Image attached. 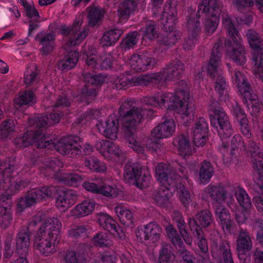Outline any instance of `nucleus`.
Listing matches in <instances>:
<instances>
[{
  "mask_svg": "<svg viewBox=\"0 0 263 263\" xmlns=\"http://www.w3.org/2000/svg\"><path fill=\"white\" fill-rule=\"evenodd\" d=\"M242 42L241 37H236L235 40L226 43L227 56L239 65L244 64L247 61L246 52Z\"/></svg>",
  "mask_w": 263,
  "mask_h": 263,
  "instance_id": "19",
  "label": "nucleus"
},
{
  "mask_svg": "<svg viewBox=\"0 0 263 263\" xmlns=\"http://www.w3.org/2000/svg\"><path fill=\"white\" fill-rule=\"evenodd\" d=\"M175 259L170 245L163 246L160 251L159 261L160 263H170Z\"/></svg>",
  "mask_w": 263,
  "mask_h": 263,
  "instance_id": "60",
  "label": "nucleus"
},
{
  "mask_svg": "<svg viewBox=\"0 0 263 263\" xmlns=\"http://www.w3.org/2000/svg\"><path fill=\"white\" fill-rule=\"evenodd\" d=\"M88 230V226H80L70 230L68 232V235L69 236L76 238L84 237L87 236Z\"/></svg>",
  "mask_w": 263,
  "mask_h": 263,
  "instance_id": "63",
  "label": "nucleus"
},
{
  "mask_svg": "<svg viewBox=\"0 0 263 263\" xmlns=\"http://www.w3.org/2000/svg\"><path fill=\"white\" fill-rule=\"evenodd\" d=\"M176 13V8L167 2L165 5L161 21L166 32L163 35L162 42L167 45L170 46L176 43L181 35V32L173 29L177 20Z\"/></svg>",
  "mask_w": 263,
  "mask_h": 263,
  "instance_id": "9",
  "label": "nucleus"
},
{
  "mask_svg": "<svg viewBox=\"0 0 263 263\" xmlns=\"http://www.w3.org/2000/svg\"><path fill=\"white\" fill-rule=\"evenodd\" d=\"M30 245V232L28 228H22L17 234L16 240V248L20 255H26Z\"/></svg>",
  "mask_w": 263,
  "mask_h": 263,
  "instance_id": "32",
  "label": "nucleus"
},
{
  "mask_svg": "<svg viewBox=\"0 0 263 263\" xmlns=\"http://www.w3.org/2000/svg\"><path fill=\"white\" fill-rule=\"evenodd\" d=\"M44 165L45 167L42 168L41 170L42 173L46 175H53L54 176L56 174H59L57 172H58L63 167V163L60 159L54 158L47 160Z\"/></svg>",
  "mask_w": 263,
  "mask_h": 263,
  "instance_id": "45",
  "label": "nucleus"
},
{
  "mask_svg": "<svg viewBox=\"0 0 263 263\" xmlns=\"http://www.w3.org/2000/svg\"><path fill=\"white\" fill-rule=\"evenodd\" d=\"M251 238L246 229H241L237 239V249L238 252H246L252 248Z\"/></svg>",
  "mask_w": 263,
  "mask_h": 263,
  "instance_id": "39",
  "label": "nucleus"
},
{
  "mask_svg": "<svg viewBox=\"0 0 263 263\" xmlns=\"http://www.w3.org/2000/svg\"><path fill=\"white\" fill-rule=\"evenodd\" d=\"M233 81L245 99L250 114L252 116L256 117L260 111V103L258 97L252 92L245 76L240 71H235Z\"/></svg>",
  "mask_w": 263,
  "mask_h": 263,
  "instance_id": "10",
  "label": "nucleus"
},
{
  "mask_svg": "<svg viewBox=\"0 0 263 263\" xmlns=\"http://www.w3.org/2000/svg\"><path fill=\"white\" fill-rule=\"evenodd\" d=\"M213 168L210 162L204 161L201 165L199 171V178L201 182L207 183L212 177Z\"/></svg>",
  "mask_w": 263,
  "mask_h": 263,
  "instance_id": "55",
  "label": "nucleus"
},
{
  "mask_svg": "<svg viewBox=\"0 0 263 263\" xmlns=\"http://www.w3.org/2000/svg\"><path fill=\"white\" fill-rule=\"evenodd\" d=\"M33 93L30 91H26L21 95L15 98L14 101V109L13 112L15 114L18 108L24 105L33 104L35 102Z\"/></svg>",
  "mask_w": 263,
  "mask_h": 263,
  "instance_id": "46",
  "label": "nucleus"
},
{
  "mask_svg": "<svg viewBox=\"0 0 263 263\" xmlns=\"http://www.w3.org/2000/svg\"><path fill=\"white\" fill-rule=\"evenodd\" d=\"M165 230L168 237L171 240L176 248L177 249L182 248L184 246L183 242L180 236L173 226L169 224L166 227Z\"/></svg>",
  "mask_w": 263,
  "mask_h": 263,
  "instance_id": "56",
  "label": "nucleus"
},
{
  "mask_svg": "<svg viewBox=\"0 0 263 263\" xmlns=\"http://www.w3.org/2000/svg\"><path fill=\"white\" fill-rule=\"evenodd\" d=\"M39 81L38 73L32 69H27L24 74V82L28 86L34 85Z\"/></svg>",
  "mask_w": 263,
  "mask_h": 263,
  "instance_id": "62",
  "label": "nucleus"
},
{
  "mask_svg": "<svg viewBox=\"0 0 263 263\" xmlns=\"http://www.w3.org/2000/svg\"><path fill=\"white\" fill-rule=\"evenodd\" d=\"M96 50L92 47L88 48V51H85L86 56V63L92 68L107 69L110 68L115 62V59L109 53L104 54L98 58L96 55Z\"/></svg>",
  "mask_w": 263,
  "mask_h": 263,
  "instance_id": "18",
  "label": "nucleus"
},
{
  "mask_svg": "<svg viewBox=\"0 0 263 263\" xmlns=\"http://www.w3.org/2000/svg\"><path fill=\"white\" fill-rule=\"evenodd\" d=\"M84 79L87 84L82 89L81 95H77L78 101H84L88 103L96 96V92L95 88L89 84H99L103 82L104 79L100 75H95L92 73H86L84 76Z\"/></svg>",
  "mask_w": 263,
  "mask_h": 263,
  "instance_id": "17",
  "label": "nucleus"
},
{
  "mask_svg": "<svg viewBox=\"0 0 263 263\" xmlns=\"http://www.w3.org/2000/svg\"><path fill=\"white\" fill-rule=\"evenodd\" d=\"M96 126L99 132L105 137L111 140L117 139L119 121L116 115H110L104 122L99 121Z\"/></svg>",
  "mask_w": 263,
  "mask_h": 263,
  "instance_id": "21",
  "label": "nucleus"
},
{
  "mask_svg": "<svg viewBox=\"0 0 263 263\" xmlns=\"http://www.w3.org/2000/svg\"><path fill=\"white\" fill-rule=\"evenodd\" d=\"M60 119L59 114H50L49 117L46 115L30 118L28 119V123L31 126L45 128L58 123Z\"/></svg>",
  "mask_w": 263,
  "mask_h": 263,
  "instance_id": "33",
  "label": "nucleus"
},
{
  "mask_svg": "<svg viewBox=\"0 0 263 263\" xmlns=\"http://www.w3.org/2000/svg\"><path fill=\"white\" fill-rule=\"evenodd\" d=\"M188 224L194 236L198 240V246L201 251L203 252H207L208 251L207 241L204 237L202 230L193 218H189Z\"/></svg>",
  "mask_w": 263,
  "mask_h": 263,
  "instance_id": "36",
  "label": "nucleus"
},
{
  "mask_svg": "<svg viewBox=\"0 0 263 263\" xmlns=\"http://www.w3.org/2000/svg\"><path fill=\"white\" fill-rule=\"evenodd\" d=\"M104 11L100 8L97 7H91L88 13L89 24L91 26L99 25L103 17Z\"/></svg>",
  "mask_w": 263,
  "mask_h": 263,
  "instance_id": "51",
  "label": "nucleus"
},
{
  "mask_svg": "<svg viewBox=\"0 0 263 263\" xmlns=\"http://www.w3.org/2000/svg\"><path fill=\"white\" fill-rule=\"evenodd\" d=\"M158 72L151 73L134 77L131 79L132 86L147 85L151 83L160 84L161 81Z\"/></svg>",
  "mask_w": 263,
  "mask_h": 263,
  "instance_id": "42",
  "label": "nucleus"
},
{
  "mask_svg": "<svg viewBox=\"0 0 263 263\" xmlns=\"http://www.w3.org/2000/svg\"><path fill=\"white\" fill-rule=\"evenodd\" d=\"M14 173V165L10 159L0 162V189L6 190V194L0 197V227L5 229L11 223L12 220L10 201L9 199L12 194L20 190L21 186H25L21 183L10 180V177L13 176Z\"/></svg>",
  "mask_w": 263,
  "mask_h": 263,
  "instance_id": "3",
  "label": "nucleus"
},
{
  "mask_svg": "<svg viewBox=\"0 0 263 263\" xmlns=\"http://www.w3.org/2000/svg\"><path fill=\"white\" fill-rule=\"evenodd\" d=\"M137 35L138 33L136 31L129 33L122 41L121 44L122 48L126 50L134 47L138 42V38Z\"/></svg>",
  "mask_w": 263,
  "mask_h": 263,
  "instance_id": "61",
  "label": "nucleus"
},
{
  "mask_svg": "<svg viewBox=\"0 0 263 263\" xmlns=\"http://www.w3.org/2000/svg\"><path fill=\"white\" fill-rule=\"evenodd\" d=\"M199 12L204 13L205 20L204 27L205 32L210 35L217 28L220 9L218 0H203L199 6Z\"/></svg>",
  "mask_w": 263,
  "mask_h": 263,
  "instance_id": "11",
  "label": "nucleus"
},
{
  "mask_svg": "<svg viewBox=\"0 0 263 263\" xmlns=\"http://www.w3.org/2000/svg\"><path fill=\"white\" fill-rule=\"evenodd\" d=\"M223 42L218 40L214 45L208 63L204 64V67L208 72L213 78H216L215 89L219 95L221 100L225 102L229 100L228 85L226 80L221 73V51Z\"/></svg>",
  "mask_w": 263,
  "mask_h": 263,
  "instance_id": "6",
  "label": "nucleus"
},
{
  "mask_svg": "<svg viewBox=\"0 0 263 263\" xmlns=\"http://www.w3.org/2000/svg\"><path fill=\"white\" fill-rule=\"evenodd\" d=\"M14 143L18 147H26L32 144L40 148H55L63 155L70 158L80 155L82 149L85 155H89L93 151V147L88 143L82 146L81 140L78 136H68L51 139L45 136L42 131L26 133L23 136L16 138Z\"/></svg>",
  "mask_w": 263,
  "mask_h": 263,
  "instance_id": "1",
  "label": "nucleus"
},
{
  "mask_svg": "<svg viewBox=\"0 0 263 263\" xmlns=\"http://www.w3.org/2000/svg\"><path fill=\"white\" fill-rule=\"evenodd\" d=\"M151 177L150 171L147 167H142L138 163L126 164L124 167V179L130 184H136L142 188L147 185Z\"/></svg>",
  "mask_w": 263,
  "mask_h": 263,
  "instance_id": "14",
  "label": "nucleus"
},
{
  "mask_svg": "<svg viewBox=\"0 0 263 263\" xmlns=\"http://www.w3.org/2000/svg\"><path fill=\"white\" fill-rule=\"evenodd\" d=\"M186 27L189 32V36L184 41L183 48L189 50L193 48L197 43V36L200 31V26L198 21L189 20L186 24Z\"/></svg>",
  "mask_w": 263,
  "mask_h": 263,
  "instance_id": "30",
  "label": "nucleus"
},
{
  "mask_svg": "<svg viewBox=\"0 0 263 263\" xmlns=\"http://www.w3.org/2000/svg\"><path fill=\"white\" fill-rule=\"evenodd\" d=\"M142 38L143 40H153L158 35L157 30L154 22H149L145 27L142 29Z\"/></svg>",
  "mask_w": 263,
  "mask_h": 263,
  "instance_id": "58",
  "label": "nucleus"
},
{
  "mask_svg": "<svg viewBox=\"0 0 263 263\" xmlns=\"http://www.w3.org/2000/svg\"><path fill=\"white\" fill-rule=\"evenodd\" d=\"M175 129L176 124L173 119H167L160 123L152 130L150 138L146 141V147L152 151H156L160 147L158 140L171 137Z\"/></svg>",
  "mask_w": 263,
  "mask_h": 263,
  "instance_id": "13",
  "label": "nucleus"
},
{
  "mask_svg": "<svg viewBox=\"0 0 263 263\" xmlns=\"http://www.w3.org/2000/svg\"><path fill=\"white\" fill-rule=\"evenodd\" d=\"M121 191L114 183H103L100 185V194L109 198H116L120 194Z\"/></svg>",
  "mask_w": 263,
  "mask_h": 263,
  "instance_id": "52",
  "label": "nucleus"
},
{
  "mask_svg": "<svg viewBox=\"0 0 263 263\" xmlns=\"http://www.w3.org/2000/svg\"><path fill=\"white\" fill-rule=\"evenodd\" d=\"M174 143L178 147L180 155L185 158L191 155L192 148L190 146L189 140L186 137L180 135L174 140Z\"/></svg>",
  "mask_w": 263,
  "mask_h": 263,
  "instance_id": "44",
  "label": "nucleus"
},
{
  "mask_svg": "<svg viewBox=\"0 0 263 263\" xmlns=\"http://www.w3.org/2000/svg\"><path fill=\"white\" fill-rule=\"evenodd\" d=\"M65 260L66 263H86L84 256L74 251L68 252L65 256Z\"/></svg>",
  "mask_w": 263,
  "mask_h": 263,
  "instance_id": "64",
  "label": "nucleus"
},
{
  "mask_svg": "<svg viewBox=\"0 0 263 263\" xmlns=\"http://www.w3.org/2000/svg\"><path fill=\"white\" fill-rule=\"evenodd\" d=\"M115 211L121 222L124 225L128 226L133 222V216L130 211L122 205H117Z\"/></svg>",
  "mask_w": 263,
  "mask_h": 263,
  "instance_id": "47",
  "label": "nucleus"
},
{
  "mask_svg": "<svg viewBox=\"0 0 263 263\" xmlns=\"http://www.w3.org/2000/svg\"><path fill=\"white\" fill-rule=\"evenodd\" d=\"M18 2L24 6L26 16L30 19V22H36L39 20V12L33 5L29 4L24 0H19Z\"/></svg>",
  "mask_w": 263,
  "mask_h": 263,
  "instance_id": "59",
  "label": "nucleus"
},
{
  "mask_svg": "<svg viewBox=\"0 0 263 263\" xmlns=\"http://www.w3.org/2000/svg\"><path fill=\"white\" fill-rule=\"evenodd\" d=\"M128 102L121 105L119 111L120 120L125 130V135L129 146L139 154L144 153V147L137 139L135 135L136 127L145 117L152 115V110L144 107L133 108L128 110Z\"/></svg>",
  "mask_w": 263,
  "mask_h": 263,
  "instance_id": "4",
  "label": "nucleus"
},
{
  "mask_svg": "<svg viewBox=\"0 0 263 263\" xmlns=\"http://www.w3.org/2000/svg\"><path fill=\"white\" fill-rule=\"evenodd\" d=\"M222 25L223 28L226 30L231 41L236 39V37H241L235 28L234 18L227 13H223L222 14Z\"/></svg>",
  "mask_w": 263,
  "mask_h": 263,
  "instance_id": "38",
  "label": "nucleus"
},
{
  "mask_svg": "<svg viewBox=\"0 0 263 263\" xmlns=\"http://www.w3.org/2000/svg\"><path fill=\"white\" fill-rule=\"evenodd\" d=\"M57 190L55 186H44L30 190L24 198H22L17 204V211L22 212L25 208L29 207L43 199L52 197Z\"/></svg>",
  "mask_w": 263,
  "mask_h": 263,
  "instance_id": "16",
  "label": "nucleus"
},
{
  "mask_svg": "<svg viewBox=\"0 0 263 263\" xmlns=\"http://www.w3.org/2000/svg\"><path fill=\"white\" fill-rule=\"evenodd\" d=\"M135 8L136 4L133 0H125L118 11V15L121 19H127Z\"/></svg>",
  "mask_w": 263,
  "mask_h": 263,
  "instance_id": "53",
  "label": "nucleus"
},
{
  "mask_svg": "<svg viewBox=\"0 0 263 263\" xmlns=\"http://www.w3.org/2000/svg\"><path fill=\"white\" fill-rule=\"evenodd\" d=\"M79 54L77 51L69 52L57 64L58 68L61 70H67L73 68L78 61Z\"/></svg>",
  "mask_w": 263,
  "mask_h": 263,
  "instance_id": "41",
  "label": "nucleus"
},
{
  "mask_svg": "<svg viewBox=\"0 0 263 263\" xmlns=\"http://www.w3.org/2000/svg\"><path fill=\"white\" fill-rule=\"evenodd\" d=\"M54 177L59 181L72 186H77L83 180L81 175L75 173L56 174L54 175Z\"/></svg>",
  "mask_w": 263,
  "mask_h": 263,
  "instance_id": "37",
  "label": "nucleus"
},
{
  "mask_svg": "<svg viewBox=\"0 0 263 263\" xmlns=\"http://www.w3.org/2000/svg\"><path fill=\"white\" fill-rule=\"evenodd\" d=\"M197 222V224L202 228L208 227L212 222V214L208 210H202L196 215V219L193 218Z\"/></svg>",
  "mask_w": 263,
  "mask_h": 263,
  "instance_id": "54",
  "label": "nucleus"
},
{
  "mask_svg": "<svg viewBox=\"0 0 263 263\" xmlns=\"http://www.w3.org/2000/svg\"><path fill=\"white\" fill-rule=\"evenodd\" d=\"M212 201L215 203V216L219 220L225 233L230 234L233 227V222L231 219L229 211L223 206L219 205L215 201Z\"/></svg>",
  "mask_w": 263,
  "mask_h": 263,
  "instance_id": "26",
  "label": "nucleus"
},
{
  "mask_svg": "<svg viewBox=\"0 0 263 263\" xmlns=\"http://www.w3.org/2000/svg\"><path fill=\"white\" fill-rule=\"evenodd\" d=\"M54 35L52 33H46L40 39L42 45L41 51L44 54L51 52L54 47Z\"/></svg>",
  "mask_w": 263,
  "mask_h": 263,
  "instance_id": "49",
  "label": "nucleus"
},
{
  "mask_svg": "<svg viewBox=\"0 0 263 263\" xmlns=\"http://www.w3.org/2000/svg\"><path fill=\"white\" fill-rule=\"evenodd\" d=\"M15 130L13 120L8 119L3 121L0 125V139L5 140L10 138Z\"/></svg>",
  "mask_w": 263,
  "mask_h": 263,
  "instance_id": "50",
  "label": "nucleus"
},
{
  "mask_svg": "<svg viewBox=\"0 0 263 263\" xmlns=\"http://www.w3.org/2000/svg\"><path fill=\"white\" fill-rule=\"evenodd\" d=\"M174 220L176 223L180 234L185 242L187 245L192 246L193 239L190 233L186 229V223L181 214L179 212L175 213Z\"/></svg>",
  "mask_w": 263,
  "mask_h": 263,
  "instance_id": "40",
  "label": "nucleus"
},
{
  "mask_svg": "<svg viewBox=\"0 0 263 263\" xmlns=\"http://www.w3.org/2000/svg\"><path fill=\"white\" fill-rule=\"evenodd\" d=\"M84 164L89 170L96 172H104L106 169V164L94 156L87 157Z\"/></svg>",
  "mask_w": 263,
  "mask_h": 263,
  "instance_id": "48",
  "label": "nucleus"
},
{
  "mask_svg": "<svg viewBox=\"0 0 263 263\" xmlns=\"http://www.w3.org/2000/svg\"><path fill=\"white\" fill-rule=\"evenodd\" d=\"M186 83L184 81H180L178 88L175 92H158L155 95L145 97L143 99L144 104L158 106L161 108L167 110H175L181 101V94L180 89L187 88Z\"/></svg>",
  "mask_w": 263,
  "mask_h": 263,
  "instance_id": "8",
  "label": "nucleus"
},
{
  "mask_svg": "<svg viewBox=\"0 0 263 263\" xmlns=\"http://www.w3.org/2000/svg\"><path fill=\"white\" fill-rule=\"evenodd\" d=\"M95 204L93 200H84L70 211V216L76 218L86 216L93 211Z\"/></svg>",
  "mask_w": 263,
  "mask_h": 263,
  "instance_id": "34",
  "label": "nucleus"
},
{
  "mask_svg": "<svg viewBox=\"0 0 263 263\" xmlns=\"http://www.w3.org/2000/svg\"><path fill=\"white\" fill-rule=\"evenodd\" d=\"M123 30L114 29L106 31L100 39V43L103 46H109L115 44L119 40Z\"/></svg>",
  "mask_w": 263,
  "mask_h": 263,
  "instance_id": "43",
  "label": "nucleus"
},
{
  "mask_svg": "<svg viewBox=\"0 0 263 263\" xmlns=\"http://www.w3.org/2000/svg\"><path fill=\"white\" fill-rule=\"evenodd\" d=\"M217 104L213 103L210 106V110L212 112L210 115L211 124L221 138L226 139L232 135L233 129L223 110L220 107H215Z\"/></svg>",
  "mask_w": 263,
  "mask_h": 263,
  "instance_id": "12",
  "label": "nucleus"
},
{
  "mask_svg": "<svg viewBox=\"0 0 263 263\" xmlns=\"http://www.w3.org/2000/svg\"><path fill=\"white\" fill-rule=\"evenodd\" d=\"M83 20V15H79L75 20L71 27L65 25H60L58 29L60 33L65 36L66 46H73L80 44L87 36V29L85 28L80 31V27Z\"/></svg>",
  "mask_w": 263,
  "mask_h": 263,
  "instance_id": "15",
  "label": "nucleus"
},
{
  "mask_svg": "<svg viewBox=\"0 0 263 263\" xmlns=\"http://www.w3.org/2000/svg\"><path fill=\"white\" fill-rule=\"evenodd\" d=\"M162 233L161 227L155 222H151L138 228L136 234L141 242L149 240L155 242L160 238Z\"/></svg>",
  "mask_w": 263,
  "mask_h": 263,
  "instance_id": "20",
  "label": "nucleus"
},
{
  "mask_svg": "<svg viewBox=\"0 0 263 263\" xmlns=\"http://www.w3.org/2000/svg\"><path fill=\"white\" fill-rule=\"evenodd\" d=\"M229 192H232L235 194L238 203L243 209L249 210L251 208V199L248 194L244 189L236 184L227 187L221 184H210L204 189L202 198L206 200H208L210 198L211 200L218 203H222L225 201Z\"/></svg>",
  "mask_w": 263,
  "mask_h": 263,
  "instance_id": "7",
  "label": "nucleus"
},
{
  "mask_svg": "<svg viewBox=\"0 0 263 263\" xmlns=\"http://www.w3.org/2000/svg\"><path fill=\"white\" fill-rule=\"evenodd\" d=\"M184 70V65L182 62L179 61L172 62L166 67L158 72L161 83L178 78L183 73Z\"/></svg>",
  "mask_w": 263,
  "mask_h": 263,
  "instance_id": "23",
  "label": "nucleus"
},
{
  "mask_svg": "<svg viewBox=\"0 0 263 263\" xmlns=\"http://www.w3.org/2000/svg\"><path fill=\"white\" fill-rule=\"evenodd\" d=\"M98 220L100 225L116 238L122 239L124 237L123 231L109 215L104 213H99L98 214Z\"/></svg>",
  "mask_w": 263,
  "mask_h": 263,
  "instance_id": "24",
  "label": "nucleus"
},
{
  "mask_svg": "<svg viewBox=\"0 0 263 263\" xmlns=\"http://www.w3.org/2000/svg\"><path fill=\"white\" fill-rule=\"evenodd\" d=\"M181 94V101H179L178 105L175 109L180 114L182 118L193 116L194 107V105L190 100V93L189 88L185 89H180Z\"/></svg>",
  "mask_w": 263,
  "mask_h": 263,
  "instance_id": "28",
  "label": "nucleus"
},
{
  "mask_svg": "<svg viewBox=\"0 0 263 263\" xmlns=\"http://www.w3.org/2000/svg\"><path fill=\"white\" fill-rule=\"evenodd\" d=\"M62 223L57 218L47 219L33 237V247L45 256H49L55 251V245L59 238Z\"/></svg>",
  "mask_w": 263,
  "mask_h": 263,
  "instance_id": "5",
  "label": "nucleus"
},
{
  "mask_svg": "<svg viewBox=\"0 0 263 263\" xmlns=\"http://www.w3.org/2000/svg\"><path fill=\"white\" fill-rule=\"evenodd\" d=\"M93 245L100 247H109L112 245L111 241L108 239V235L104 233L96 234L91 239Z\"/></svg>",
  "mask_w": 263,
  "mask_h": 263,
  "instance_id": "57",
  "label": "nucleus"
},
{
  "mask_svg": "<svg viewBox=\"0 0 263 263\" xmlns=\"http://www.w3.org/2000/svg\"><path fill=\"white\" fill-rule=\"evenodd\" d=\"M208 124L204 118L200 117L195 121L192 134L196 146H202L205 144L208 139Z\"/></svg>",
  "mask_w": 263,
  "mask_h": 263,
  "instance_id": "22",
  "label": "nucleus"
},
{
  "mask_svg": "<svg viewBox=\"0 0 263 263\" xmlns=\"http://www.w3.org/2000/svg\"><path fill=\"white\" fill-rule=\"evenodd\" d=\"M78 195L76 191L69 190L61 192L56 200V206L61 212H65L76 201Z\"/></svg>",
  "mask_w": 263,
  "mask_h": 263,
  "instance_id": "29",
  "label": "nucleus"
},
{
  "mask_svg": "<svg viewBox=\"0 0 263 263\" xmlns=\"http://www.w3.org/2000/svg\"><path fill=\"white\" fill-rule=\"evenodd\" d=\"M155 176L161 184L159 190L155 193L154 199L160 206H164L168 202L173 193L177 190L182 203L187 206L192 201L190 193L185 189L182 184L177 185L178 175L167 164L158 163L155 168Z\"/></svg>",
  "mask_w": 263,
  "mask_h": 263,
  "instance_id": "2",
  "label": "nucleus"
},
{
  "mask_svg": "<svg viewBox=\"0 0 263 263\" xmlns=\"http://www.w3.org/2000/svg\"><path fill=\"white\" fill-rule=\"evenodd\" d=\"M156 64L155 60L145 55H133L129 61L131 69L137 72L144 71L152 68Z\"/></svg>",
  "mask_w": 263,
  "mask_h": 263,
  "instance_id": "25",
  "label": "nucleus"
},
{
  "mask_svg": "<svg viewBox=\"0 0 263 263\" xmlns=\"http://www.w3.org/2000/svg\"><path fill=\"white\" fill-rule=\"evenodd\" d=\"M251 160L253 168L256 170L258 176L255 182L254 189L259 194L263 196V153L256 158V152L251 149Z\"/></svg>",
  "mask_w": 263,
  "mask_h": 263,
  "instance_id": "27",
  "label": "nucleus"
},
{
  "mask_svg": "<svg viewBox=\"0 0 263 263\" xmlns=\"http://www.w3.org/2000/svg\"><path fill=\"white\" fill-rule=\"evenodd\" d=\"M239 148L241 151H247L250 153L251 156V149L255 151L256 152V154L257 155L256 157L257 158H258L259 156H261L262 154H263V149H259L254 142L251 140L249 141L248 146L247 147L244 144L242 140L241 137L239 135H236L233 137L231 141V154L233 155V151H235V149H238Z\"/></svg>",
  "mask_w": 263,
  "mask_h": 263,
  "instance_id": "31",
  "label": "nucleus"
},
{
  "mask_svg": "<svg viewBox=\"0 0 263 263\" xmlns=\"http://www.w3.org/2000/svg\"><path fill=\"white\" fill-rule=\"evenodd\" d=\"M247 37L253 50L252 59L254 56L263 54V40L258 34L253 30H249L247 33Z\"/></svg>",
  "mask_w": 263,
  "mask_h": 263,
  "instance_id": "35",
  "label": "nucleus"
}]
</instances>
